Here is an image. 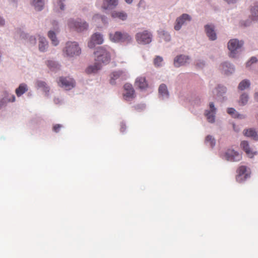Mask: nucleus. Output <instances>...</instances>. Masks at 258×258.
<instances>
[{"label":"nucleus","instance_id":"obj_1","mask_svg":"<svg viewBox=\"0 0 258 258\" xmlns=\"http://www.w3.org/2000/svg\"><path fill=\"white\" fill-rule=\"evenodd\" d=\"M96 56V63L88 67L86 72L88 74L95 73L101 68V63L107 64L110 60L109 48H105L102 47H98L94 52Z\"/></svg>","mask_w":258,"mask_h":258},{"label":"nucleus","instance_id":"obj_2","mask_svg":"<svg viewBox=\"0 0 258 258\" xmlns=\"http://www.w3.org/2000/svg\"><path fill=\"white\" fill-rule=\"evenodd\" d=\"M63 51L69 56L79 55L81 53V49L76 42H67Z\"/></svg>","mask_w":258,"mask_h":258},{"label":"nucleus","instance_id":"obj_3","mask_svg":"<svg viewBox=\"0 0 258 258\" xmlns=\"http://www.w3.org/2000/svg\"><path fill=\"white\" fill-rule=\"evenodd\" d=\"M110 40L114 42H126L129 43L132 40V37L127 33L120 32H116L114 34H110Z\"/></svg>","mask_w":258,"mask_h":258},{"label":"nucleus","instance_id":"obj_4","mask_svg":"<svg viewBox=\"0 0 258 258\" xmlns=\"http://www.w3.org/2000/svg\"><path fill=\"white\" fill-rule=\"evenodd\" d=\"M68 26L71 29L81 32L88 28V24L86 22H82L81 20L75 21L71 19L69 21Z\"/></svg>","mask_w":258,"mask_h":258},{"label":"nucleus","instance_id":"obj_5","mask_svg":"<svg viewBox=\"0 0 258 258\" xmlns=\"http://www.w3.org/2000/svg\"><path fill=\"white\" fill-rule=\"evenodd\" d=\"M243 42L242 41H239L237 39H231L228 43V48L230 51V56L234 57L236 51L242 47Z\"/></svg>","mask_w":258,"mask_h":258},{"label":"nucleus","instance_id":"obj_6","mask_svg":"<svg viewBox=\"0 0 258 258\" xmlns=\"http://www.w3.org/2000/svg\"><path fill=\"white\" fill-rule=\"evenodd\" d=\"M136 39L139 44H148L152 41V35L148 31H144L137 33Z\"/></svg>","mask_w":258,"mask_h":258},{"label":"nucleus","instance_id":"obj_7","mask_svg":"<svg viewBox=\"0 0 258 258\" xmlns=\"http://www.w3.org/2000/svg\"><path fill=\"white\" fill-rule=\"evenodd\" d=\"M124 93L123 98L126 101H130L135 97V91L132 85L129 83H126L123 86Z\"/></svg>","mask_w":258,"mask_h":258},{"label":"nucleus","instance_id":"obj_8","mask_svg":"<svg viewBox=\"0 0 258 258\" xmlns=\"http://www.w3.org/2000/svg\"><path fill=\"white\" fill-rule=\"evenodd\" d=\"M236 173V180L238 182L244 181L249 177V174L247 171V167L245 166L241 165L239 166L237 169Z\"/></svg>","mask_w":258,"mask_h":258},{"label":"nucleus","instance_id":"obj_9","mask_svg":"<svg viewBox=\"0 0 258 258\" xmlns=\"http://www.w3.org/2000/svg\"><path fill=\"white\" fill-rule=\"evenodd\" d=\"M225 158L229 161L237 162L242 159L241 154L234 150H228L224 155Z\"/></svg>","mask_w":258,"mask_h":258},{"label":"nucleus","instance_id":"obj_10","mask_svg":"<svg viewBox=\"0 0 258 258\" xmlns=\"http://www.w3.org/2000/svg\"><path fill=\"white\" fill-rule=\"evenodd\" d=\"M58 84L59 86L64 88L66 90H70L75 86L74 80L69 77H60Z\"/></svg>","mask_w":258,"mask_h":258},{"label":"nucleus","instance_id":"obj_11","mask_svg":"<svg viewBox=\"0 0 258 258\" xmlns=\"http://www.w3.org/2000/svg\"><path fill=\"white\" fill-rule=\"evenodd\" d=\"M191 20L190 16L186 14H183L181 16L178 17L175 22L174 29L176 30H179L182 26L186 22Z\"/></svg>","mask_w":258,"mask_h":258},{"label":"nucleus","instance_id":"obj_12","mask_svg":"<svg viewBox=\"0 0 258 258\" xmlns=\"http://www.w3.org/2000/svg\"><path fill=\"white\" fill-rule=\"evenodd\" d=\"M110 83L111 84H114L115 83V80L117 79L123 80H125L126 78L125 72L123 71H117L113 72L110 74Z\"/></svg>","mask_w":258,"mask_h":258},{"label":"nucleus","instance_id":"obj_13","mask_svg":"<svg viewBox=\"0 0 258 258\" xmlns=\"http://www.w3.org/2000/svg\"><path fill=\"white\" fill-rule=\"evenodd\" d=\"M103 42V38L100 33H96L94 34L91 38V40L88 42V47L93 48L95 44H100Z\"/></svg>","mask_w":258,"mask_h":258},{"label":"nucleus","instance_id":"obj_14","mask_svg":"<svg viewBox=\"0 0 258 258\" xmlns=\"http://www.w3.org/2000/svg\"><path fill=\"white\" fill-rule=\"evenodd\" d=\"M210 110H206L205 115L207 120L210 122H213L215 121V114L216 113V108L215 107L214 103L210 102L209 104Z\"/></svg>","mask_w":258,"mask_h":258},{"label":"nucleus","instance_id":"obj_15","mask_svg":"<svg viewBox=\"0 0 258 258\" xmlns=\"http://www.w3.org/2000/svg\"><path fill=\"white\" fill-rule=\"evenodd\" d=\"M240 146L243 150L246 153V155L250 158H252L255 154L256 152L253 151L249 147L247 141H242Z\"/></svg>","mask_w":258,"mask_h":258},{"label":"nucleus","instance_id":"obj_16","mask_svg":"<svg viewBox=\"0 0 258 258\" xmlns=\"http://www.w3.org/2000/svg\"><path fill=\"white\" fill-rule=\"evenodd\" d=\"M135 84L136 86L141 90L146 89L148 87V84L144 77H138L136 80Z\"/></svg>","mask_w":258,"mask_h":258},{"label":"nucleus","instance_id":"obj_17","mask_svg":"<svg viewBox=\"0 0 258 258\" xmlns=\"http://www.w3.org/2000/svg\"><path fill=\"white\" fill-rule=\"evenodd\" d=\"M189 60L187 56L180 55L176 56L174 60V64L176 67H179L185 64Z\"/></svg>","mask_w":258,"mask_h":258},{"label":"nucleus","instance_id":"obj_18","mask_svg":"<svg viewBox=\"0 0 258 258\" xmlns=\"http://www.w3.org/2000/svg\"><path fill=\"white\" fill-rule=\"evenodd\" d=\"M207 35L211 40H215L217 38V35L214 30V26L210 25H206L205 26Z\"/></svg>","mask_w":258,"mask_h":258},{"label":"nucleus","instance_id":"obj_19","mask_svg":"<svg viewBox=\"0 0 258 258\" xmlns=\"http://www.w3.org/2000/svg\"><path fill=\"white\" fill-rule=\"evenodd\" d=\"M118 5V0H103L102 8L103 9H112Z\"/></svg>","mask_w":258,"mask_h":258},{"label":"nucleus","instance_id":"obj_20","mask_svg":"<svg viewBox=\"0 0 258 258\" xmlns=\"http://www.w3.org/2000/svg\"><path fill=\"white\" fill-rule=\"evenodd\" d=\"M111 16L113 18H117L124 21L127 18V14L122 11H113L111 13Z\"/></svg>","mask_w":258,"mask_h":258},{"label":"nucleus","instance_id":"obj_21","mask_svg":"<svg viewBox=\"0 0 258 258\" xmlns=\"http://www.w3.org/2000/svg\"><path fill=\"white\" fill-rule=\"evenodd\" d=\"M244 135L248 137H251L255 140H258V135L255 130L249 128L244 131Z\"/></svg>","mask_w":258,"mask_h":258},{"label":"nucleus","instance_id":"obj_22","mask_svg":"<svg viewBox=\"0 0 258 258\" xmlns=\"http://www.w3.org/2000/svg\"><path fill=\"white\" fill-rule=\"evenodd\" d=\"M48 43L45 38L40 37L39 38V49L41 51H44L47 48Z\"/></svg>","mask_w":258,"mask_h":258},{"label":"nucleus","instance_id":"obj_23","mask_svg":"<svg viewBox=\"0 0 258 258\" xmlns=\"http://www.w3.org/2000/svg\"><path fill=\"white\" fill-rule=\"evenodd\" d=\"M159 93L163 98H167L169 96L167 86L163 84L159 86Z\"/></svg>","mask_w":258,"mask_h":258},{"label":"nucleus","instance_id":"obj_24","mask_svg":"<svg viewBox=\"0 0 258 258\" xmlns=\"http://www.w3.org/2000/svg\"><path fill=\"white\" fill-rule=\"evenodd\" d=\"M48 37L51 40L53 45L56 46L58 44L59 41L56 37L55 33L53 31L50 30L48 32Z\"/></svg>","mask_w":258,"mask_h":258},{"label":"nucleus","instance_id":"obj_25","mask_svg":"<svg viewBox=\"0 0 258 258\" xmlns=\"http://www.w3.org/2000/svg\"><path fill=\"white\" fill-rule=\"evenodd\" d=\"M27 91V85L25 84H21L16 90V94L19 97Z\"/></svg>","mask_w":258,"mask_h":258},{"label":"nucleus","instance_id":"obj_26","mask_svg":"<svg viewBox=\"0 0 258 258\" xmlns=\"http://www.w3.org/2000/svg\"><path fill=\"white\" fill-rule=\"evenodd\" d=\"M32 5L37 11H41L44 6L43 0H32Z\"/></svg>","mask_w":258,"mask_h":258},{"label":"nucleus","instance_id":"obj_27","mask_svg":"<svg viewBox=\"0 0 258 258\" xmlns=\"http://www.w3.org/2000/svg\"><path fill=\"white\" fill-rule=\"evenodd\" d=\"M250 83L248 80H243L238 85V89L240 90H244L248 88L250 86Z\"/></svg>","mask_w":258,"mask_h":258},{"label":"nucleus","instance_id":"obj_28","mask_svg":"<svg viewBox=\"0 0 258 258\" xmlns=\"http://www.w3.org/2000/svg\"><path fill=\"white\" fill-rule=\"evenodd\" d=\"M251 17L253 20H258V6H254L250 9Z\"/></svg>","mask_w":258,"mask_h":258},{"label":"nucleus","instance_id":"obj_29","mask_svg":"<svg viewBox=\"0 0 258 258\" xmlns=\"http://www.w3.org/2000/svg\"><path fill=\"white\" fill-rule=\"evenodd\" d=\"M248 101V96L246 93H243L240 97L239 104L241 105H245Z\"/></svg>","mask_w":258,"mask_h":258},{"label":"nucleus","instance_id":"obj_30","mask_svg":"<svg viewBox=\"0 0 258 258\" xmlns=\"http://www.w3.org/2000/svg\"><path fill=\"white\" fill-rule=\"evenodd\" d=\"M227 113L230 114L234 118H242V115L238 113V112L233 108H229L227 109Z\"/></svg>","mask_w":258,"mask_h":258},{"label":"nucleus","instance_id":"obj_31","mask_svg":"<svg viewBox=\"0 0 258 258\" xmlns=\"http://www.w3.org/2000/svg\"><path fill=\"white\" fill-rule=\"evenodd\" d=\"M47 66L52 71H54L55 69H59L60 68L58 64L52 60H48L47 61Z\"/></svg>","mask_w":258,"mask_h":258},{"label":"nucleus","instance_id":"obj_32","mask_svg":"<svg viewBox=\"0 0 258 258\" xmlns=\"http://www.w3.org/2000/svg\"><path fill=\"white\" fill-rule=\"evenodd\" d=\"M106 20H107L106 17H105L104 16H102L98 14H96V15H94L93 17V20L94 22H98V21L100 20L102 22V23H104V24H105L107 22Z\"/></svg>","mask_w":258,"mask_h":258},{"label":"nucleus","instance_id":"obj_33","mask_svg":"<svg viewBox=\"0 0 258 258\" xmlns=\"http://www.w3.org/2000/svg\"><path fill=\"white\" fill-rule=\"evenodd\" d=\"M205 142L207 144L209 145L211 147H213L215 145V139L210 135H208L206 137Z\"/></svg>","mask_w":258,"mask_h":258},{"label":"nucleus","instance_id":"obj_34","mask_svg":"<svg viewBox=\"0 0 258 258\" xmlns=\"http://www.w3.org/2000/svg\"><path fill=\"white\" fill-rule=\"evenodd\" d=\"M160 35L166 41H168L170 40V35L164 30H162L160 32Z\"/></svg>","mask_w":258,"mask_h":258},{"label":"nucleus","instance_id":"obj_35","mask_svg":"<svg viewBox=\"0 0 258 258\" xmlns=\"http://www.w3.org/2000/svg\"><path fill=\"white\" fill-rule=\"evenodd\" d=\"M228 66H230V64L227 63V62H224V63L222 64V67H223V71H224L225 73L226 74H228L229 72L230 73H232V72L233 71V68H230V70L229 71V70H227L225 69V68H228Z\"/></svg>","mask_w":258,"mask_h":258},{"label":"nucleus","instance_id":"obj_36","mask_svg":"<svg viewBox=\"0 0 258 258\" xmlns=\"http://www.w3.org/2000/svg\"><path fill=\"white\" fill-rule=\"evenodd\" d=\"M163 61V58L160 56H157L154 59V64L156 66H160Z\"/></svg>","mask_w":258,"mask_h":258},{"label":"nucleus","instance_id":"obj_37","mask_svg":"<svg viewBox=\"0 0 258 258\" xmlns=\"http://www.w3.org/2000/svg\"><path fill=\"white\" fill-rule=\"evenodd\" d=\"M61 127H62V125L59 124H55L53 126V131L54 132H55V133H58L59 131V130Z\"/></svg>","mask_w":258,"mask_h":258},{"label":"nucleus","instance_id":"obj_38","mask_svg":"<svg viewBox=\"0 0 258 258\" xmlns=\"http://www.w3.org/2000/svg\"><path fill=\"white\" fill-rule=\"evenodd\" d=\"M256 60H257V59H256V57H252L251 58L250 60L246 63V66H250V63L255 62L256 61Z\"/></svg>","mask_w":258,"mask_h":258},{"label":"nucleus","instance_id":"obj_39","mask_svg":"<svg viewBox=\"0 0 258 258\" xmlns=\"http://www.w3.org/2000/svg\"><path fill=\"white\" fill-rule=\"evenodd\" d=\"M8 102H14L15 101V97L14 95H11L9 98H7Z\"/></svg>","mask_w":258,"mask_h":258},{"label":"nucleus","instance_id":"obj_40","mask_svg":"<svg viewBox=\"0 0 258 258\" xmlns=\"http://www.w3.org/2000/svg\"><path fill=\"white\" fill-rule=\"evenodd\" d=\"M58 5L60 6V9L61 10H63L64 9V6H63V4L62 3L61 0L59 1V3H58Z\"/></svg>","mask_w":258,"mask_h":258},{"label":"nucleus","instance_id":"obj_41","mask_svg":"<svg viewBox=\"0 0 258 258\" xmlns=\"http://www.w3.org/2000/svg\"><path fill=\"white\" fill-rule=\"evenodd\" d=\"M5 24V20L0 16V25L3 26Z\"/></svg>","mask_w":258,"mask_h":258},{"label":"nucleus","instance_id":"obj_42","mask_svg":"<svg viewBox=\"0 0 258 258\" xmlns=\"http://www.w3.org/2000/svg\"><path fill=\"white\" fill-rule=\"evenodd\" d=\"M52 24V25L53 26V28L55 30H57V27L56 26H57V24L56 23V22L55 21H53Z\"/></svg>","mask_w":258,"mask_h":258},{"label":"nucleus","instance_id":"obj_43","mask_svg":"<svg viewBox=\"0 0 258 258\" xmlns=\"http://www.w3.org/2000/svg\"><path fill=\"white\" fill-rule=\"evenodd\" d=\"M228 3H235L236 2V0H225Z\"/></svg>","mask_w":258,"mask_h":258},{"label":"nucleus","instance_id":"obj_44","mask_svg":"<svg viewBox=\"0 0 258 258\" xmlns=\"http://www.w3.org/2000/svg\"><path fill=\"white\" fill-rule=\"evenodd\" d=\"M254 99L258 101V92H256L255 94H254Z\"/></svg>","mask_w":258,"mask_h":258},{"label":"nucleus","instance_id":"obj_45","mask_svg":"<svg viewBox=\"0 0 258 258\" xmlns=\"http://www.w3.org/2000/svg\"><path fill=\"white\" fill-rule=\"evenodd\" d=\"M126 3L128 4H131L133 0H124Z\"/></svg>","mask_w":258,"mask_h":258},{"label":"nucleus","instance_id":"obj_46","mask_svg":"<svg viewBox=\"0 0 258 258\" xmlns=\"http://www.w3.org/2000/svg\"><path fill=\"white\" fill-rule=\"evenodd\" d=\"M38 85L41 86H44V82H39V83H38Z\"/></svg>","mask_w":258,"mask_h":258},{"label":"nucleus","instance_id":"obj_47","mask_svg":"<svg viewBox=\"0 0 258 258\" xmlns=\"http://www.w3.org/2000/svg\"><path fill=\"white\" fill-rule=\"evenodd\" d=\"M5 101V99H3L1 101V103H3V101Z\"/></svg>","mask_w":258,"mask_h":258},{"label":"nucleus","instance_id":"obj_48","mask_svg":"<svg viewBox=\"0 0 258 258\" xmlns=\"http://www.w3.org/2000/svg\"><path fill=\"white\" fill-rule=\"evenodd\" d=\"M35 42H36V39L34 38V43H35Z\"/></svg>","mask_w":258,"mask_h":258},{"label":"nucleus","instance_id":"obj_49","mask_svg":"<svg viewBox=\"0 0 258 258\" xmlns=\"http://www.w3.org/2000/svg\"><path fill=\"white\" fill-rule=\"evenodd\" d=\"M247 25H247V24H244V26H247Z\"/></svg>","mask_w":258,"mask_h":258}]
</instances>
